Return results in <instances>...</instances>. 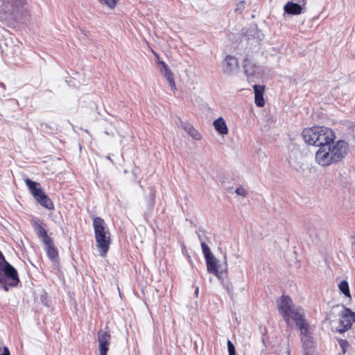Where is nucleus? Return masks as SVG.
<instances>
[{
	"label": "nucleus",
	"instance_id": "obj_1",
	"mask_svg": "<svg viewBox=\"0 0 355 355\" xmlns=\"http://www.w3.org/2000/svg\"><path fill=\"white\" fill-rule=\"evenodd\" d=\"M348 151L349 146L346 141L335 139L316 150L315 162L321 166H328L340 162Z\"/></svg>",
	"mask_w": 355,
	"mask_h": 355
},
{
	"label": "nucleus",
	"instance_id": "obj_2",
	"mask_svg": "<svg viewBox=\"0 0 355 355\" xmlns=\"http://www.w3.org/2000/svg\"><path fill=\"white\" fill-rule=\"evenodd\" d=\"M302 136L305 143L315 146L322 147L336 139L334 132L325 126H315L303 130Z\"/></svg>",
	"mask_w": 355,
	"mask_h": 355
},
{
	"label": "nucleus",
	"instance_id": "obj_3",
	"mask_svg": "<svg viewBox=\"0 0 355 355\" xmlns=\"http://www.w3.org/2000/svg\"><path fill=\"white\" fill-rule=\"evenodd\" d=\"M19 283L17 270L7 262L0 252V289L8 292L10 287H16Z\"/></svg>",
	"mask_w": 355,
	"mask_h": 355
},
{
	"label": "nucleus",
	"instance_id": "obj_4",
	"mask_svg": "<svg viewBox=\"0 0 355 355\" xmlns=\"http://www.w3.org/2000/svg\"><path fill=\"white\" fill-rule=\"evenodd\" d=\"M280 314L287 324L293 319L295 324H300L304 318V311L302 309L295 308L293 300L287 295H283L277 302Z\"/></svg>",
	"mask_w": 355,
	"mask_h": 355
},
{
	"label": "nucleus",
	"instance_id": "obj_5",
	"mask_svg": "<svg viewBox=\"0 0 355 355\" xmlns=\"http://www.w3.org/2000/svg\"><path fill=\"white\" fill-rule=\"evenodd\" d=\"M96 246L100 254L105 257L108 251L110 243V232L105 221L100 217H96L93 220Z\"/></svg>",
	"mask_w": 355,
	"mask_h": 355
},
{
	"label": "nucleus",
	"instance_id": "obj_6",
	"mask_svg": "<svg viewBox=\"0 0 355 355\" xmlns=\"http://www.w3.org/2000/svg\"><path fill=\"white\" fill-rule=\"evenodd\" d=\"M296 325L300 330L301 340L304 349L306 353H309V351L311 350L313 347V341L311 336L309 325L305 320H302V322H300V324H296Z\"/></svg>",
	"mask_w": 355,
	"mask_h": 355
},
{
	"label": "nucleus",
	"instance_id": "obj_7",
	"mask_svg": "<svg viewBox=\"0 0 355 355\" xmlns=\"http://www.w3.org/2000/svg\"><path fill=\"white\" fill-rule=\"evenodd\" d=\"M243 68L249 82L254 81V78L259 77L261 73L260 67L248 57L244 60Z\"/></svg>",
	"mask_w": 355,
	"mask_h": 355
},
{
	"label": "nucleus",
	"instance_id": "obj_8",
	"mask_svg": "<svg viewBox=\"0 0 355 355\" xmlns=\"http://www.w3.org/2000/svg\"><path fill=\"white\" fill-rule=\"evenodd\" d=\"M111 339V335L107 327L101 329L98 332V342L100 355H106L109 349L108 345Z\"/></svg>",
	"mask_w": 355,
	"mask_h": 355
},
{
	"label": "nucleus",
	"instance_id": "obj_9",
	"mask_svg": "<svg viewBox=\"0 0 355 355\" xmlns=\"http://www.w3.org/2000/svg\"><path fill=\"white\" fill-rule=\"evenodd\" d=\"M351 314L352 311L349 309L344 308L340 314V328L338 329L340 332H344L351 328L352 324Z\"/></svg>",
	"mask_w": 355,
	"mask_h": 355
},
{
	"label": "nucleus",
	"instance_id": "obj_10",
	"mask_svg": "<svg viewBox=\"0 0 355 355\" xmlns=\"http://www.w3.org/2000/svg\"><path fill=\"white\" fill-rule=\"evenodd\" d=\"M239 68L237 59L232 55H227L223 65V71L225 74L230 75Z\"/></svg>",
	"mask_w": 355,
	"mask_h": 355
},
{
	"label": "nucleus",
	"instance_id": "obj_11",
	"mask_svg": "<svg viewBox=\"0 0 355 355\" xmlns=\"http://www.w3.org/2000/svg\"><path fill=\"white\" fill-rule=\"evenodd\" d=\"M206 263L207 271L209 273L214 274L217 277H219L220 274L222 273L223 270L220 261L214 255L206 260Z\"/></svg>",
	"mask_w": 355,
	"mask_h": 355
},
{
	"label": "nucleus",
	"instance_id": "obj_12",
	"mask_svg": "<svg viewBox=\"0 0 355 355\" xmlns=\"http://www.w3.org/2000/svg\"><path fill=\"white\" fill-rule=\"evenodd\" d=\"M254 90V103L258 107H263L265 101L263 98V93L265 87L263 85H253Z\"/></svg>",
	"mask_w": 355,
	"mask_h": 355
},
{
	"label": "nucleus",
	"instance_id": "obj_13",
	"mask_svg": "<svg viewBox=\"0 0 355 355\" xmlns=\"http://www.w3.org/2000/svg\"><path fill=\"white\" fill-rule=\"evenodd\" d=\"M159 64L162 66V68L160 69L161 73L168 80L171 89L175 91L176 89V87L172 71L164 62H159Z\"/></svg>",
	"mask_w": 355,
	"mask_h": 355
},
{
	"label": "nucleus",
	"instance_id": "obj_14",
	"mask_svg": "<svg viewBox=\"0 0 355 355\" xmlns=\"http://www.w3.org/2000/svg\"><path fill=\"white\" fill-rule=\"evenodd\" d=\"M33 228L36 232L37 236L42 239L43 243H49L51 237L47 234L46 230L42 227L41 223L39 220L33 221Z\"/></svg>",
	"mask_w": 355,
	"mask_h": 355
},
{
	"label": "nucleus",
	"instance_id": "obj_15",
	"mask_svg": "<svg viewBox=\"0 0 355 355\" xmlns=\"http://www.w3.org/2000/svg\"><path fill=\"white\" fill-rule=\"evenodd\" d=\"M25 182L35 199L37 198V197L44 192L40 187V184L38 182L32 181L29 178H26Z\"/></svg>",
	"mask_w": 355,
	"mask_h": 355
},
{
	"label": "nucleus",
	"instance_id": "obj_16",
	"mask_svg": "<svg viewBox=\"0 0 355 355\" xmlns=\"http://www.w3.org/2000/svg\"><path fill=\"white\" fill-rule=\"evenodd\" d=\"M48 257L53 261H56L58 257L57 249L54 247L53 240L49 243H44Z\"/></svg>",
	"mask_w": 355,
	"mask_h": 355
},
{
	"label": "nucleus",
	"instance_id": "obj_17",
	"mask_svg": "<svg viewBox=\"0 0 355 355\" xmlns=\"http://www.w3.org/2000/svg\"><path fill=\"white\" fill-rule=\"evenodd\" d=\"M180 125L193 139L196 140L201 139V135L191 124L180 121Z\"/></svg>",
	"mask_w": 355,
	"mask_h": 355
},
{
	"label": "nucleus",
	"instance_id": "obj_18",
	"mask_svg": "<svg viewBox=\"0 0 355 355\" xmlns=\"http://www.w3.org/2000/svg\"><path fill=\"white\" fill-rule=\"evenodd\" d=\"M284 10L289 15H299L302 12V7L300 5L292 1L287 2L284 7Z\"/></svg>",
	"mask_w": 355,
	"mask_h": 355
},
{
	"label": "nucleus",
	"instance_id": "obj_19",
	"mask_svg": "<svg viewBox=\"0 0 355 355\" xmlns=\"http://www.w3.org/2000/svg\"><path fill=\"white\" fill-rule=\"evenodd\" d=\"M213 125L216 130L220 135H227L228 133V128L225 121L223 117H219L216 119Z\"/></svg>",
	"mask_w": 355,
	"mask_h": 355
},
{
	"label": "nucleus",
	"instance_id": "obj_20",
	"mask_svg": "<svg viewBox=\"0 0 355 355\" xmlns=\"http://www.w3.org/2000/svg\"><path fill=\"white\" fill-rule=\"evenodd\" d=\"M338 288L339 291L347 298L349 300H352V295L349 291V283L346 280H342L338 284Z\"/></svg>",
	"mask_w": 355,
	"mask_h": 355
},
{
	"label": "nucleus",
	"instance_id": "obj_21",
	"mask_svg": "<svg viewBox=\"0 0 355 355\" xmlns=\"http://www.w3.org/2000/svg\"><path fill=\"white\" fill-rule=\"evenodd\" d=\"M42 206L49 209H53V203L47 195L43 192L35 199Z\"/></svg>",
	"mask_w": 355,
	"mask_h": 355
},
{
	"label": "nucleus",
	"instance_id": "obj_22",
	"mask_svg": "<svg viewBox=\"0 0 355 355\" xmlns=\"http://www.w3.org/2000/svg\"><path fill=\"white\" fill-rule=\"evenodd\" d=\"M201 248H202V250L204 254L205 260L208 259L209 258H210L211 257L213 256V254L211 253L209 246L204 241L201 242Z\"/></svg>",
	"mask_w": 355,
	"mask_h": 355
},
{
	"label": "nucleus",
	"instance_id": "obj_23",
	"mask_svg": "<svg viewBox=\"0 0 355 355\" xmlns=\"http://www.w3.org/2000/svg\"><path fill=\"white\" fill-rule=\"evenodd\" d=\"M119 1V0H99V1L101 3H103V4L106 5L107 6H108L110 8H114L116 4V3Z\"/></svg>",
	"mask_w": 355,
	"mask_h": 355
},
{
	"label": "nucleus",
	"instance_id": "obj_24",
	"mask_svg": "<svg viewBox=\"0 0 355 355\" xmlns=\"http://www.w3.org/2000/svg\"><path fill=\"white\" fill-rule=\"evenodd\" d=\"M245 8V3L244 1H241L236 3L235 7V12H241Z\"/></svg>",
	"mask_w": 355,
	"mask_h": 355
},
{
	"label": "nucleus",
	"instance_id": "obj_25",
	"mask_svg": "<svg viewBox=\"0 0 355 355\" xmlns=\"http://www.w3.org/2000/svg\"><path fill=\"white\" fill-rule=\"evenodd\" d=\"M227 349H228L229 355H235L236 354L234 345L230 340H227Z\"/></svg>",
	"mask_w": 355,
	"mask_h": 355
},
{
	"label": "nucleus",
	"instance_id": "obj_26",
	"mask_svg": "<svg viewBox=\"0 0 355 355\" xmlns=\"http://www.w3.org/2000/svg\"><path fill=\"white\" fill-rule=\"evenodd\" d=\"M235 191L239 196L243 197H245L248 195V191L243 187H238Z\"/></svg>",
	"mask_w": 355,
	"mask_h": 355
},
{
	"label": "nucleus",
	"instance_id": "obj_27",
	"mask_svg": "<svg viewBox=\"0 0 355 355\" xmlns=\"http://www.w3.org/2000/svg\"><path fill=\"white\" fill-rule=\"evenodd\" d=\"M155 192L154 189H150V201H149V204H150V207H153L155 203Z\"/></svg>",
	"mask_w": 355,
	"mask_h": 355
},
{
	"label": "nucleus",
	"instance_id": "obj_28",
	"mask_svg": "<svg viewBox=\"0 0 355 355\" xmlns=\"http://www.w3.org/2000/svg\"><path fill=\"white\" fill-rule=\"evenodd\" d=\"M339 343H340V345L341 348L343 349V353H345V347L348 345L347 342L346 340H340Z\"/></svg>",
	"mask_w": 355,
	"mask_h": 355
},
{
	"label": "nucleus",
	"instance_id": "obj_29",
	"mask_svg": "<svg viewBox=\"0 0 355 355\" xmlns=\"http://www.w3.org/2000/svg\"><path fill=\"white\" fill-rule=\"evenodd\" d=\"M1 355H10V352L7 347H3V352Z\"/></svg>",
	"mask_w": 355,
	"mask_h": 355
},
{
	"label": "nucleus",
	"instance_id": "obj_30",
	"mask_svg": "<svg viewBox=\"0 0 355 355\" xmlns=\"http://www.w3.org/2000/svg\"><path fill=\"white\" fill-rule=\"evenodd\" d=\"M351 319H352V322L355 323V312L352 311Z\"/></svg>",
	"mask_w": 355,
	"mask_h": 355
},
{
	"label": "nucleus",
	"instance_id": "obj_31",
	"mask_svg": "<svg viewBox=\"0 0 355 355\" xmlns=\"http://www.w3.org/2000/svg\"><path fill=\"white\" fill-rule=\"evenodd\" d=\"M198 292H199V288H198V287H197V288H196V291H195V295H196V297H197V296H198Z\"/></svg>",
	"mask_w": 355,
	"mask_h": 355
},
{
	"label": "nucleus",
	"instance_id": "obj_32",
	"mask_svg": "<svg viewBox=\"0 0 355 355\" xmlns=\"http://www.w3.org/2000/svg\"><path fill=\"white\" fill-rule=\"evenodd\" d=\"M0 87H2L3 89H6V85L3 83H1V82H0Z\"/></svg>",
	"mask_w": 355,
	"mask_h": 355
},
{
	"label": "nucleus",
	"instance_id": "obj_33",
	"mask_svg": "<svg viewBox=\"0 0 355 355\" xmlns=\"http://www.w3.org/2000/svg\"><path fill=\"white\" fill-rule=\"evenodd\" d=\"M107 158L109 159V160H111L110 159V157L107 156Z\"/></svg>",
	"mask_w": 355,
	"mask_h": 355
}]
</instances>
